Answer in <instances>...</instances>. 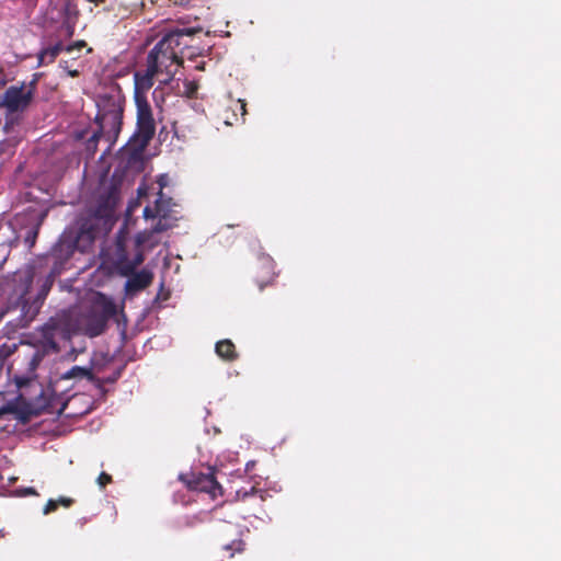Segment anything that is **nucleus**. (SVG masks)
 I'll list each match as a JSON object with an SVG mask.
<instances>
[{"mask_svg": "<svg viewBox=\"0 0 561 561\" xmlns=\"http://www.w3.org/2000/svg\"><path fill=\"white\" fill-rule=\"evenodd\" d=\"M198 32L201 28L176 27L164 34L149 51L146 70L135 72V87L140 90H150L154 78L160 84H169L183 65L184 50L190 48L186 38H191Z\"/></svg>", "mask_w": 561, "mask_h": 561, "instance_id": "1", "label": "nucleus"}, {"mask_svg": "<svg viewBox=\"0 0 561 561\" xmlns=\"http://www.w3.org/2000/svg\"><path fill=\"white\" fill-rule=\"evenodd\" d=\"M118 202L119 188L115 184L99 193L94 207L80 220L75 240L76 249L87 252L98 238L106 236L112 230Z\"/></svg>", "mask_w": 561, "mask_h": 561, "instance_id": "2", "label": "nucleus"}, {"mask_svg": "<svg viewBox=\"0 0 561 561\" xmlns=\"http://www.w3.org/2000/svg\"><path fill=\"white\" fill-rule=\"evenodd\" d=\"M16 385L22 391L14 401L8 402L3 408H0V417L4 413H11L20 422L26 423L33 416H37L43 412L61 413L66 407V403H64L60 409H57L58 398L55 397L49 388L45 389L42 385L32 382L26 378L16 379Z\"/></svg>", "mask_w": 561, "mask_h": 561, "instance_id": "3", "label": "nucleus"}, {"mask_svg": "<svg viewBox=\"0 0 561 561\" xmlns=\"http://www.w3.org/2000/svg\"><path fill=\"white\" fill-rule=\"evenodd\" d=\"M33 279L34 273L32 271L14 274L11 293L8 296L7 304L1 314L19 311L18 319L23 324H27L35 319L54 285L55 272L51 271L44 278L36 297L30 301L26 296L30 293Z\"/></svg>", "mask_w": 561, "mask_h": 561, "instance_id": "4", "label": "nucleus"}, {"mask_svg": "<svg viewBox=\"0 0 561 561\" xmlns=\"http://www.w3.org/2000/svg\"><path fill=\"white\" fill-rule=\"evenodd\" d=\"M176 206L173 198L167 196L162 191V186H160L153 201L148 203L142 213L145 219L158 220L151 229L137 233L135 238L137 248H141L148 243L154 233L164 232L176 225V221L180 219L179 211L175 209Z\"/></svg>", "mask_w": 561, "mask_h": 561, "instance_id": "5", "label": "nucleus"}, {"mask_svg": "<svg viewBox=\"0 0 561 561\" xmlns=\"http://www.w3.org/2000/svg\"><path fill=\"white\" fill-rule=\"evenodd\" d=\"M96 105L95 122L99 125V130L93 135V138H98L99 134H110L115 139L123 125L125 96L121 89L115 85L99 95Z\"/></svg>", "mask_w": 561, "mask_h": 561, "instance_id": "6", "label": "nucleus"}, {"mask_svg": "<svg viewBox=\"0 0 561 561\" xmlns=\"http://www.w3.org/2000/svg\"><path fill=\"white\" fill-rule=\"evenodd\" d=\"M136 249L137 251L134 257L129 259L123 244L121 242L117 243V259L115 266L122 276L128 277L125 283V293L130 296L146 289L153 280L152 272L146 268L136 272V268L145 261V255L141 249L137 247Z\"/></svg>", "mask_w": 561, "mask_h": 561, "instance_id": "7", "label": "nucleus"}, {"mask_svg": "<svg viewBox=\"0 0 561 561\" xmlns=\"http://www.w3.org/2000/svg\"><path fill=\"white\" fill-rule=\"evenodd\" d=\"M135 87V103L137 107L136 130L127 142L128 150L134 154L141 153L156 134V121L147 101L146 92Z\"/></svg>", "mask_w": 561, "mask_h": 561, "instance_id": "8", "label": "nucleus"}, {"mask_svg": "<svg viewBox=\"0 0 561 561\" xmlns=\"http://www.w3.org/2000/svg\"><path fill=\"white\" fill-rule=\"evenodd\" d=\"M36 84L37 79L34 78L27 84L22 82L10 85L3 95H0V107H4L10 114L24 112L34 99Z\"/></svg>", "mask_w": 561, "mask_h": 561, "instance_id": "9", "label": "nucleus"}, {"mask_svg": "<svg viewBox=\"0 0 561 561\" xmlns=\"http://www.w3.org/2000/svg\"><path fill=\"white\" fill-rule=\"evenodd\" d=\"M180 480L191 491L207 493L211 500L222 495V488L218 483L215 469L209 467L207 472L190 471L180 474Z\"/></svg>", "mask_w": 561, "mask_h": 561, "instance_id": "10", "label": "nucleus"}, {"mask_svg": "<svg viewBox=\"0 0 561 561\" xmlns=\"http://www.w3.org/2000/svg\"><path fill=\"white\" fill-rule=\"evenodd\" d=\"M44 342L50 347L57 348V339H69L70 330L68 321L64 316H56L49 320L41 329Z\"/></svg>", "mask_w": 561, "mask_h": 561, "instance_id": "11", "label": "nucleus"}, {"mask_svg": "<svg viewBox=\"0 0 561 561\" xmlns=\"http://www.w3.org/2000/svg\"><path fill=\"white\" fill-rule=\"evenodd\" d=\"M242 528L238 525H226L221 530L222 539H228L230 536H234L229 542L222 543V549L230 552V557L232 558L234 553H241L245 549V543L242 540Z\"/></svg>", "mask_w": 561, "mask_h": 561, "instance_id": "12", "label": "nucleus"}, {"mask_svg": "<svg viewBox=\"0 0 561 561\" xmlns=\"http://www.w3.org/2000/svg\"><path fill=\"white\" fill-rule=\"evenodd\" d=\"M62 379H88L93 382L103 398L106 396V389L103 388V380L95 377L91 368L73 366L62 375Z\"/></svg>", "mask_w": 561, "mask_h": 561, "instance_id": "13", "label": "nucleus"}, {"mask_svg": "<svg viewBox=\"0 0 561 561\" xmlns=\"http://www.w3.org/2000/svg\"><path fill=\"white\" fill-rule=\"evenodd\" d=\"M108 320L90 309L84 317V333L90 337L101 335L105 331Z\"/></svg>", "mask_w": 561, "mask_h": 561, "instance_id": "14", "label": "nucleus"}, {"mask_svg": "<svg viewBox=\"0 0 561 561\" xmlns=\"http://www.w3.org/2000/svg\"><path fill=\"white\" fill-rule=\"evenodd\" d=\"M62 23L60 30L64 32L66 37H72L75 34L76 24L79 16L77 5L71 1H67L61 10Z\"/></svg>", "mask_w": 561, "mask_h": 561, "instance_id": "15", "label": "nucleus"}, {"mask_svg": "<svg viewBox=\"0 0 561 561\" xmlns=\"http://www.w3.org/2000/svg\"><path fill=\"white\" fill-rule=\"evenodd\" d=\"M90 309L107 319L113 318L117 313V307L114 300L102 293L95 294Z\"/></svg>", "mask_w": 561, "mask_h": 561, "instance_id": "16", "label": "nucleus"}, {"mask_svg": "<svg viewBox=\"0 0 561 561\" xmlns=\"http://www.w3.org/2000/svg\"><path fill=\"white\" fill-rule=\"evenodd\" d=\"M215 351L220 358L227 362H233L238 358L236 346L230 340L218 341Z\"/></svg>", "mask_w": 561, "mask_h": 561, "instance_id": "17", "label": "nucleus"}, {"mask_svg": "<svg viewBox=\"0 0 561 561\" xmlns=\"http://www.w3.org/2000/svg\"><path fill=\"white\" fill-rule=\"evenodd\" d=\"M58 53L54 46L42 49L38 53V66L51 64L57 58Z\"/></svg>", "mask_w": 561, "mask_h": 561, "instance_id": "18", "label": "nucleus"}, {"mask_svg": "<svg viewBox=\"0 0 561 561\" xmlns=\"http://www.w3.org/2000/svg\"><path fill=\"white\" fill-rule=\"evenodd\" d=\"M167 84H159V87H157L153 92H152V98H153V101L156 103V105L158 107H161V104L163 103L164 101V94H165V91H164V87Z\"/></svg>", "mask_w": 561, "mask_h": 561, "instance_id": "19", "label": "nucleus"}, {"mask_svg": "<svg viewBox=\"0 0 561 561\" xmlns=\"http://www.w3.org/2000/svg\"><path fill=\"white\" fill-rule=\"evenodd\" d=\"M87 46L84 41H77L72 44L66 46L65 51L68 54H72L75 50L81 51L83 47Z\"/></svg>", "mask_w": 561, "mask_h": 561, "instance_id": "20", "label": "nucleus"}, {"mask_svg": "<svg viewBox=\"0 0 561 561\" xmlns=\"http://www.w3.org/2000/svg\"><path fill=\"white\" fill-rule=\"evenodd\" d=\"M58 507H59L58 501H56L54 499H50V500L47 501L46 505L44 506L43 513L45 515H48V514L57 511Z\"/></svg>", "mask_w": 561, "mask_h": 561, "instance_id": "21", "label": "nucleus"}, {"mask_svg": "<svg viewBox=\"0 0 561 561\" xmlns=\"http://www.w3.org/2000/svg\"><path fill=\"white\" fill-rule=\"evenodd\" d=\"M122 371H123V367L118 368L117 370H115L111 376L106 377V378H101V380H103V386L105 383H114L116 382L121 375H122Z\"/></svg>", "mask_w": 561, "mask_h": 561, "instance_id": "22", "label": "nucleus"}, {"mask_svg": "<svg viewBox=\"0 0 561 561\" xmlns=\"http://www.w3.org/2000/svg\"><path fill=\"white\" fill-rule=\"evenodd\" d=\"M111 482H112V477L104 471L101 472L100 476L98 477V484L102 489L105 488Z\"/></svg>", "mask_w": 561, "mask_h": 561, "instance_id": "23", "label": "nucleus"}, {"mask_svg": "<svg viewBox=\"0 0 561 561\" xmlns=\"http://www.w3.org/2000/svg\"><path fill=\"white\" fill-rule=\"evenodd\" d=\"M37 234H38L37 229H32L27 232V234L25 237V243L28 244L30 248H32L35 244Z\"/></svg>", "mask_w": 561, "mask_h": 561, "instance_id": "24", "label": "nucleus"}, {"mask_svg": "<svg viewBox=\"0 0 561 561\" xmlns=\"http://www.w3.org/2000/svg\"><path fill=\"white\" fill-rule=\"evenodd\" d=\"M185 85H186V91H185L186 95L188 98H193L197 91V84L194 82H186Z\"/></svg>", "mask_w": 561, "mask_h": 561, "instance_id": "25", "label": "nucleus"}, {"mask_svg": "<svg viewBox=\"0 0 561 561\" xmlns=\"http://www.w3.org/2000/svg\"><path fill=\"white\" fill-rule=\"evenodd\" d=\"M57 501L58 505L64 507H70L73 504V500L71 497L60 496Z\"/></svg>", "mask_w": 561, "mask_h": 561, "instance_id": "26", "label": "nucleus"}, {"mask_svg": "<svg viewBox=\"0 0 561 561\" xmlns=\"http://www.w3.org/2000/svg\"><path fill=\"white\" fill-rule=\"evenodd\" d=\"M67 64L68 61H61L60 62V66L68 71V75L71 77V78H77L79 77L80 72L78 70H72V69H69V67H67Z\"/></svg>", "mask_w": 561, "mask_h": 561, "instance_id": "27", "label": "nucleus"}, {"mask_svg": "<svg viewBox=\"0 0 561 561\" xmlns=\"http://www.w3.org/2000/svg\"><path fill=\"white\" fill-rule=\"evenodd\" d=\"M67 64L68 61H61L60 62V66L68 71V75L71 77V78H77L79 77L80 72L78 70H72V69H69V67H67Z\"/></svg>", "mask_w": 561, "mask_h": 561, "instance_id": "28", "label": "nucleus"}, {"mask_svg": "<svg viewBox=\"0 0 561 561\" xmlns=\"http://www.w3.org/2000/svg\"><path fill=\"white\" fill-rule=\"evenodd\" d=\"M67 64L68 61H61L60 62V66L68 71V75L71 77V78H77L79 77L80 72L78 70H72V69H69V67H67Z\"/></svg>", "mask_w": 561, "mask_h": 561, "instance_id": "29", "label": "nucleus"}, {"mask_svg": "<svg viewBox=\"0 0 561 561\" xmlns=\"http://www.w3.org/2000/svg\"><path fill=\"white\" fill-rule=\"evenodd\" d=\"M55 49L57 50L58 55L61 51H65L66 46L62 44V42H58L54 45Z\"/></svg>", "mask_w": 561, "mask_h": 561, "instance_id": "30", "label": "nucleus"}, {"mask_svg": "<svg viewBox=\"0 0 561 561\" xmlns=\"http://www.w3.org/2000/svg\"><path fill=\"white\" fill-rule=\"evenodd\" d=\"M264 263L270 267L273 268V260L271 257H265Z\"/></svg>", "mask_w": 561, "mask_h": 561, "instance_id": "31", "label": "nucleus"}, {"mask_svg": "<svg viewBox=\"0 0 561 561\" xmlns=\"http://www.w3.org/2000/svg\"><path fill=\"white\" fill-rule=\"evenodd\" d=\"M239 103H240V108L242 110V112H243V114H244V113H245V106H247V104H245V102H244V101H241V100H239Z\"/></svg>", "mask_w": 561, "mask_h": 561, "instance_id": "32", "label": "nucleus"}]
</instances>
